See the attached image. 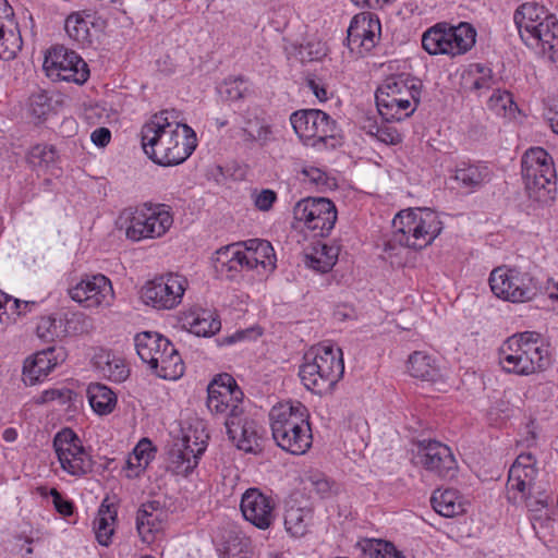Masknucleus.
<instances>
[{"instance_id":"1","label":"nucleus","mask_w":558,"mask_h":558,"mask_svg":"<svg viewBox=\"0 0 558 558\" xmlns=\"http://www.w3.org/2000/svg\"><path fill=\"white\" fill-rule=\"evenodd\" d=\"M209 412L223 420L229 439L238 449L256 453L259 434L256 422L244 410V393L236 380L227 373L217 375L207 387Z\"/></svg>"},{"instance_id":"2","label":"nucleus","mask_w":558,"mask_h":558,"mask_svg":"<svg viewBox=\"0 0 558 558\" xmlns=\"http://www.w3.org/2000/svg\"><path fill=\"white\" fill-rule=\"evenodd\" d=\"M144 153L157 165L185 161L196 148V134L174 109L154 114L141 130Z\"/></svg>"},{"instance_id":"3","label":"nucleus","mask_w":558,"mask_h":558,"mask_svg":"<svg viewBox=\"0 0 558 558\" xmlns=\"http://www.w3.org/2000/svg\"><path fill=\"white\" fill-rule=\"evenodd\" d=\"M272 438L292 454H303L312 446V429L307 409L301 402H286L274 407L269 413Z\"/></svg>"},{"instance_id":"4","label":"nucleus","mask_w":558,"mask_h":558,"mask_svg":"<svg viewBox=\"0 0 558 558\" xmlns=\"http://www.w3.org/2000/svg\"><path fill=\"white\" fill-rule=\"evenodd\" d=\"M393 232L386 250L397 245L422 250L430 245L444 226L436 211L428 208L401 210L392 220Z\"/></svg>"},{"instance_id":"5","label":"nucleus","mask_w":558,"mask_h":558,"mask_svg":"<svg viewBox=\"0 0 558 558\" xmlns=\"http://www.w3.org/2000/svg\"><path fill=\"white\" fill-rule=\"evenodd\" d=\"M344 373L342 351L333 345H317L304 355L299 376L312 392L326 395L332 391Z\"/></svg>"},{"instance_id":"6","label":"nucleus","mask_w":558,"mask_h":558,"mask_svg":"<svg viewBox=\"0 0 558 558\" xmlns=\"http://www.w3.org/2000/svg\"><path fill=\"white\" fill-rule=\"evenodd\" d=\"M499 364L517 375H531L543 371L549 363L548 350L538 335L522 332L509 337L499 348Z\"/></svg>"},{"instance_id":"7","label":"nucleus","mask_w":558,"mask_h":558,"mask_svg":"<svg viewBox=\"0 0 558 558\" xmlns=\"http://www.w3.org/2000/svg\"><path fill=\"white\" fill-rule=\"evenodd\" d=\"M521 167L529 196L545 205L551 203L557 194V173L549 154L532 147L523 154Z\"/></svg>"},{"instance_id":"8","label":"nucleus","mask_w":558,"mask_h":558,"mask_svg":"<svg viewBox=\"0 0 558 558\" xmlns=\"http://www.w3.org/2000/svg\"><path fill=\"white\" fill-rule=\"evenodd\" d=\"M173 216L165 204H144L130 214L125 235L138 242L160 238L171 228Z\"/></svg>"},{"instance_id":"9","label":"nucleus","mask_w":558,"mask_h":558,"mask_svg":"<svg viewBox=\"0 0 558 558\" xmlns=\"http://www.w3.org/2000/svg\"><path fill=\"white\" fill-rule=\"evenodd\" d=\"M53 449L61 469L68 474L83 476L93 470L92 457L71 428H63L56 434Z\"/></svg>"},{"instance_id":"10","label":"nucleus","mask_w":558,"mask_h":558,"mask_svg":"<svg viewBox=\"0 0 558 558\" xmlns=\"http://www.w3.org/2000/svg\"><path fill=\"white\" fill-rule=\"evenodd\" d=\"M489 286L496 296L513 303L527 302L535 295L532 277L515 268L494 269L489 276Z\"/></svg>"},{"instance_id":"11","label":"nucleus","mask_w":558,"mask_h":558,"mask_svg":"<svg viewBox=\"0 0 558 558\" xmlns=\"http://www.w3.org/2000/svg\"><path fill=\"white\" fill-rule=\"evenodd\" d=\"M187 287L185 277L168 274L148 281L141 291L145 304L157 310H172L181 302Z\"/></svg>"},{"instance_id":"12","label":"nucleus","mask_w":558,"mask_h":558,"mask_svg":"<svg viewBox=\"0 0 558 558\" xmlns=\"http://www.w3.org/2000/svg\"><path fill=\"white\" fill-rule=\"evenodd\" d=\"M293 215L317 236L328 235L337 220L336 206L324 197H308L299 201L293 208Z\"/></svg>"},{"instance_id":"13","label":"nucleus","mask_w":558,"mask_h":558,"mask_svg":"<svg viewBox=\"0 0 558 558\" xmlns=\"http://www.w3.org/2000/svg\"><path fill=\"white\" fill-rule=\"evenodd\" d=\"M44 68L48 76L60 81L83 84L89 77L87 63L76 52L63 46H56L48 51Z\"/></svg>"},{"instance_id":"14","label":"nucleus","mask_w":558,"mask_h":558,"mask_svg":"<svg viewBox=\"0 0 558 558\" xmlns=\"http://www.w3.org/2000/svg\"><path fill=\"white\" fill-rule=\"evenodd\" d=\"M290 122L295 134L304 143H325L327 138H333L336 135V121L319 109L298 110L291 114Z\"/></svg>"},{"instance_id":"15","label":"nucleus","mask_w":558,"mask_h":558,"mask_svg":"<svg viewBox=\"0 0 558 558\" xmlns=\"http://www.w3.org/2000/svg\"><path fill=\"white\" fill-rule=\"evenodd\" d=\"M416 463L439 477L451 478L457 471V461L451 449L436 440L422 441L415 456Z\"/></svg>"},{"instance_id":"16","label":"nucleus","mask_w":558,"mask_h":558,"mask_svg":"<svg viewBox=\"0 0 558 558\" xmlns=\"http://www.w3.org/2000/svg\"><path fill=\"white\" fill-rule=\"evenodd\" d=\"M69 295L87 308L108 306L113 300V289L110 280L99 274L83 278L69 290Z\"/></svg>"},{"instance_id":"17","label":"nucleus","mask_w":558,"mask_h":558,"mask_svg":"<svg viewBox=\"0 0 558 558\" xmlns=\"http://www.w3.org/2000/svg\"><path fill=\"white\" fill-rule=\"evenodd\" d=\"M535 463L536 459L531 453H522L515 459L509 470L506 486V497L509 502L518 504L525 496V490L535 487L534 480L537 474Z\"/></svg>"},{"instance_id":"18","label":"nucleus","mask_w":558,"mask_h":558,"mask_svg":"<svg viewBox=\"0 0 558 558\" xmlns=\"http://www.w3.org/2000/svg\"><path fill=\"white\" fill-rule=\"evenodd\" d=\"M240 509L246 521L267 530L275 521V501L258 488H248L241 498Z\"/></svg>"},{"instance_id":"19","label":"nucleus","mask_w":558,"mask_h":558,"mask_svg":"<svg viewBox=\"0 0 558 558\" xmlns=\"http://www.w3.org/2000/svg\"><path fill=\"white\" fill-rule=\"evenodd\" d=\"M380 37V22L371 15H356L350 23L347 46L351 52L363 56L369 52Z\"/></svg>"},{"instance_id":"20","label":"nucleus","mask_w":558,"mask_h":558,"mask_svg":"<svg viewBox=\"0 0 558 558\" xmlns=\"http://www.w3.org/2000/svg\"><path fill=\"white\" fill-rule=\"evenodd\" d=\"M521 39L526 46L538 49L550 61H558V20L555 14L551 13L531 33H524Z\"/></svg>"},{"instance_id":"21","label":"nucleus","mask_w":558,"mask_h":558,"mask_svg":"<svg viewBox=\"0 0 558 558\" xmlns=\"http://www.w3.org/2000/svg\"><path fill=\"white\" fill-rule=\"evenodd\" d=\"M239 135L246 144L259 147L268 146L276 141L274 125L257 110H246L242 114V125Z\"/></svg>"},{"instance_id":"22","label":"nucleus","mask_w":558,"mask_h":558,"mask_svg":"<svg viewBox=\"0 0 558 558\" xmlns=\"http://www.w3.org/2000/svg\"><path fill=\"white\" fill-rule=\"evenodd\" d=\"M451 179L457 187L465 193H473L481 190L490 182L492 169L481 161H460L453 169Z\"/></svg>"},{"instance_id":"23","label":"nucleus","mask_w":558,"mask_h":558,"mask_svg":"<svg viewBox=\"0 0 558 558\" xmlns=\"http://www.w3.org/2000/svg\"><path fill=\"white\" fill-rule=\"evenodd\" d=\"M206 446L204 441H193L185 436L180 444H175L169 451V465L177 475L186 476L198 464L199 457L204 453Z\"/></svg>"},{"instance_id":"24","label":"nucleus","mask_w":558,"mask_h":558,"mask_svg":"<svg viewBox=\"0 0 558 558\" xmlns=\"http://www.w3.org/2000/svg\"><path fill=\"white\" fill-rule=\"evenodd\" d=\"M182 327L189 332L198 337H210L221 328L218 315L209 310L193 306L180 315Z\"/></svg>"},{"instance_id":"25","label":"nucleus","mask_w":558,"mask_h":558,"mask_svg":"<svg viewBox=\"0 0 558 558\" xmlns=\"http://www.w3.org/2000/svg\"><path fill=\"white\" fill-rule=\"evenodd\" d=\"M57 349L49 347L26 359L23 366V380L26 385L33 386L46 377L58 364V359L63 356L61 353L54 355Z\"/></svg>"},{"instance_id":"26","label":"nucleus","mask_w":558,"mask_h":558,"mask_svg":"<svg viewBox=\"0 0 558 558\" xmlns=\"http://www.w3.org/2000/svg\"><path fill=\"white\" fill-rule=\"evenodd\" d=\"M242 258L246 269L262 267L265 271L276 268V254L270 242L260 239H252L242 243Z\"/></svg>"},{"instance_id":"27","label":"nucleus","mask_w":558,"mask_h":558,"mask_svg":"<svg viewBox=\"0 0 558 558\" xmlns=\"http://www.w3.org/2000/svg\"><path fill=\"white\" fill-rule=\"evenodd\" d=\"M167 518V511L158 500L147 501L142 505L136 515V527L142 541L150 543L154 534L159 532Z\"/></svg>"},{"instance_id":"28","label":"nucleus","mask_w":558,"mask_h":558,"mask_svg":"<svg viewBox=\"0 0 558 558\" xmlns=\"http://www.w3.org/2000/svg\"><path fill=\"white\" fill-rule=\"evenodd\" d=\"M314 523V509L310 505H301L296 500L287 502L284 510V527L288 534L299 538L305 536Z\"/></svg>"},{"instance_id":"29","label":"nucleus","mask_w":558,"mask_h":558,"mask_svg":"<svg viewBox=\"0 0 558 558\" xmlns=\"http://www.w3.org/2000/svg\"><path fill=\"white\" fill-rule=\"evenodd\" d=\"M242 254L241 242L220 247L214 257L216 271L229 280L235 279L242 269H246Z\"/></svg>"},{"instance_id":"30","label":"nucleus","mask_w":558,"mask_h":558,"mask_svg":"<svg viewBox=\"0 0 558 558\" xmlns=\"http://www.w3.org/2000/svg\"><path fill=\"white\" fill-rule=\"evenodd\" d=\"M375 98L378 112L387 122L401 121L410 117L418 105L405 98L390 97L383 92H376Z\"/></svg>"},{"instance_id":"31","label":"nucleus","mask_w":558,"mask_h":558,"mask_svg":"<svg viewBox=\"0 0 558 558\" xmlns=\"http://www.w3.org/2000/svg\"><path fill=\"white\" fill-rule=\"evenodd\" d=\"M408 369L411 376L421 380L432 384L445 383V374L435 359L424 352L416 351L410 355Z\"/></svg>"},{"instance_id":"32","label":"nucleus","mask_w":558,"mask_h":558,"mask_svg":"<svg viewBox=\"0 0 558 558\" xmlns=\"http://www.w3.org/2000/svg\"><path fill=\"white\" fill-rule=\"evenodd\" d=\"M377 92H383L393 98H405L418 104L422 92L421 82L414 78H404L402 76L388 77L378 88Z\"/></svg>"},{"instance_id":"33","label":"nucleus","mask_w":558,"mask_h":558,"mask_svg":"<svg viewBox=\"0 0 558 558\" xmlns=\"http://www.w3.org/2000/svg\"><path fill=\"white\" fill-rule=\"evenodd\" d=\"M550 14L551 13L544 5L534 2L520 5L513 15L520 37L524 35V33H531V29H535V27L548 19Z\"/></svg>"},{"instance_id":"34","label":"nucleus","mask_w":558,"mask_h":558,"mask_svg":"<svg viewBox=\"0 0 558 558\" xmlns=\"http://www.w3.org/2000/svg\"><path fill=\"white\" fill-rule=\"evenodd\" d=\"M448 39L451 44V57L466 53L476 41V31L469 23H460L457 26L447 24Z\"/></svg>"},{"instance_id":"35","label":"nucleus","mask_w":558,"mask_h":558,"mask_svg":"<svg viewBox=\"0 0 558 558\" xmlns=\"http://www.w3.org/2000/svg\"><path fill=\"white\" fill-rule=\"evenodd\" d=\"M447 35V23H437L423 33L422 47L432 56L447 54L451 57L452 47Z\"/></svg>"},{"instance_id":"36","label":"nucleus","mask_w":558,"mask_h":558,"mask_svg":"<svg viewBox=\"0 0 558 558\" xmlns=\"http://www.w3.org/2000/svg\"><path fill=\"white\" fill-rule=\"evenodd\" d=\"M462 84L465 89L481 95L495 85V77L490 68L475 63L463 73Z\"/></svg>"},{"instance_id":"37","label":"nucleus","mask_w":558,"mask_h":558,"mask_svg":"<svg viewBox=\"0 0 558 558\" xmlns=\"http://www.w3.org/2000/svg\"><path fill=\"white\" fill-rule=\"evenodd\" d=\"M87 398L92 409L99 415L110 414L117 405L116 393L109 387L99 383L88 385Z\"/></svg>"},{"instance_id":"38","label":"nucleus","mask_w":558,"mask_h":558,"mask_svg":"<svg viewBox=\"0 0 558 558\" xmlns=\"http://www.w3.org/2000/svg\"><path fill=\"white\" fill-rule=\"evenodd\" d=\"M153 457L154 453L150 440L146 438L142 439L126 459L124 466L126 477H138L148 466Z\"/></svg>"},{"instance_id":"39","label":"nucleus","mask_w":558,"mask_h":558,"mask_svg":"<svg viewBox=\"0 0 558 558\" xmlns=\"http://www.w3.org/2000/svg\"><path fill=\"white\" fill-rule=\"evenodd\" d=\"M116 520V508L112 505L102 504L94 520L96 539L100 545L108 546L111 543V537L114 533Z\"/></svg>"},{"instance_id":"40","label":"nucleus","mask_w":558,"mask_h":558,"mask_svg":"<svg viewBox=\"0 0 558 558\" xmlns=\"http://www.w3.org/2000/svg\"><path fill=\"white\" fill-rule=\"evenodd\" d=\"M338 259V247L327 244H318L310 254L305 255V265L318 272L325 274L331 270Z\"/></svg>"},{"instance_id":"41","label":"nucleus","mask_w":558,"mask_h":558,"mask_svg":"<svg viewBox=\"0 0 558 558\" xmlns=\"http://www.w3.org/2000/svg\"><path fill=\"white\" fill-rule=\"evenodd\" d=\"M166 352L155 374L163 379L175 380L184 373V363L178 350L171 342H165Z\"/></svg>"},{"instance_id":"42","label":"nucleus","mask_w":558,"mask_h":558,"mask_svg":"<svg viewBox=\"0 0 558 558\" xmlns=\"http://www.w3.org/2000/svg\"><path fill=\"white\" fill-rule=\"evenodd\" d=\"M96 365L105 377L114 383H122L130 375L125 361L109 352L97 355Z\"/></svg>"},{"instance_id":"43","label":"nucleus","mask_w":558,"mask_h":558,"mask_svg":"<svg viewBox=\"0 0 558 558\" xmlns=\"http://www.w3.org/2000/svg\"><path fill=\"white\" fill-rule=\"evenodd\" d=\"M434 510L442 517L452 518L464 511L459 496L453 489L436 490L430 498Z\"/></svg>"},{"instance_id":"44","label":"nucleus","mask_w":558,"mask_h":558,"mask_svg":"<svg viewBox=\"0 0 558 558\" xmlns=\"http://www.w3.org/2000/svg\"><path fill=\"white\" fill-rule=\"evenodd\" d=\"M165 342L170 341L161 335L151 331L137 333L134 338L136 352L143 362L145 360H153L154 353H156L157 349L165 345Z\"/></svg>"},{"instance_id":"45","label":"nucleus","mask_w":558,"mask_h":558,"mask_svg":"<svg viewBox=\"0 0 558 558\" xmlns=\"http://www.w3.org/2000/svg\"><path fill=\"white\" fill-rule=\"evenodd\" d=\"M90 25V21L82 17L77 13L71 14L65 20L66 34L80 45L92 43Z\"/></svg>"},{"instance_id":"46","label":"nucleus","mask_w":558,"mask_h":558,"mask_svg":"<svg viewBox=\"0 0 558 558\" xmlns=\"http://www.w3.org/2000/svg\"><path fill=\"white\" fill-rule=\"evenodd\" d=\"M362 549L369 558H405L392 543L383 539H365Z\"/></svg>"},{"instance_id":"47","label":"nucleus","mask_w":558,"mask_h":558,"mask_svg":"<svg viewBox=\"0 0 558 558\" xmlns=\"http://www.w3.org/2000/svg\"><path fill=\"white\" fill-rule=\"evenodd\" d=\"M488 108L499 116H511L515 112L517 105L512 95L507 90L496 89L487 102Z\"/></svg>"},{"instance_id":"48","label":"nucleus","mask_w":558,"mask_h":558,"mask_svg":"<svg viewBox=\"0 0 558 558\" xmlns=\"http://www.w3.org/2000/svg\"><path fill=\"white\" fill-rule=\"evenodd\" d=\"M548 499V493L535 486L525 490V496L517 505H524L530 512L537 515L547 507Z\"/></svg>"},{"instance_id":"49","label":"nucleus","mask_w":558,"mask_h":558,"mask_svg":"<svg viewBox=\"0 0 558 558\" xmlns=\"http://www.w3.org/2000/svg\"><path fill=\"white\" fill-rule=\"evenodd\" d=\"M57 159V151L52 146L36 145L28 154V161L33 167H48Z\"/></svg>"},{"instance_id":"50","label":"nucleus","mask_w":558,"mask_h":558,"mask_svg":"<svg viewBox=\"0 0 558 558\" xmlns=\"http://www.w3.org/2000/svg\"><path fill=\"white\" fill-rule=\"evenodd\" d=\"M247 89V84L243 77H233L226 80L219 92L226 99L235 101L243 98Z\"/></svg>"},{"instance_id":"51","label":"nucleus","mask_w":558,"mask_h":558,"mask_svg":"<svg viewBox=\"0 0 558 558\" xmlns=\"http://www.w3.org/2000/svg\"><path fill=\"white\" fill-rule=\"evenodd\" d=\"M367 133L387 145H398L402 141L401 134L391 125L371 124Z\"/></svg>"},{"instance_id":"52","label":"nucleus","mask_w":558,"mask_h":558,"mask_svg":"<svg viewBox=\"0 0 558 558\" xmlns=\"http://www.w3.org/2000/svg\"><path fill=\"white\" fill-rule=\"evenodd\" d=\"M59 328L60 325L57 324L56 318L52 316H44L40 317L37 324L36 333L41 340L50 342L59 337Z\"/></svg>"},{"instance_id":"53","label":"nucleus","mask_w":558,"mask_h":558,"mask_svg":"<svg viewBox=\"0 0 558 558\" xmlns=\"http://www.w3.org/2000/svg\"><path fill=\"white\" fill-rule=\"evenodd\" d=\"M73 391L70 389H47L35 399V403L44 404L53 400H59L61 404H65L72 400Z\"/></svg>"},{"instance_id":"54","label":"nucleus","mask_w":558,"mask_h":558,"mask_svg":"<svg viewBox=\"0 0 558 558\" xmlns=\"http://www.w3.org/2000/svg\"><path fill=\"white\" fill-rule=\"evenodd\" d=\"M312 487L322 496H327L332 488V483L322 473H313L308 476Z\"/></svg>"},{"instance_id":"55","label":"nucleus","mask_w":558,"mask_h":558,"mask_svg":"<svg viewBox=\"0 0 558 558\" xmlns=\"http://www.w3.org/2000/svg\"><path fill=\"white\" fill-rule=\"evenodd\" d=\"M31 110L32 113L37 118L45 117L50 110L48 97L44 94L34 95L31 98Z\"/></svg>"},{"instance_id":"56","label":"nucleus","mask_w":558,"mask_h":558,"mask_svg":"<svg viewBox=\"0 0 558 558\" xmlns=\"http://www.w3.org/2000/svg\"><path fill=\"white\" fill-rule=\"evenodd\" d=\"M277 199V194L272 190H263L254 198L255 206L262 211H268Z\"/></svg>"},{"instance_id":"57","label":"nucleus","mask_w":558,"mask_h":558,"mask_svg":"<svg viewBox=\"0 0 558 558\" xmlns=\"http://www.w3.org/2000/svg\"><path fill=\"white\" fill-rule=\"evenodd\" d=\"M50 496L52 497L53 506L56 510L62 515H71L73 512V505L71 501L64 499L62 495L56 489H50Z\"/></svg>"},{"instance_id":"58","label":"nucleus","mask_w":558,"mask_h":558,"mask_svg":"<svg viewBox=\"0 0 558 558\" xmlns=\"http://www.w3.org/2000/svg\"><path fill=\"white\" fill-rule=\"evenodd\" d=\"M35 305V302L21 301L11 296L8 306H7V318H10V315L21 316L26 314L29 306Z\"/></svg>"},{"instance_id":"59","label":"nucleus","mask_w":558,"mask_h":558,"mask_svg":"<svg viewBox=\"0 0 558 558\" xmlns=\"http://www.w3.org/2000/svg\"><path fill=\"white\" fill-rule=\"evenodd\" d=\"M302 174L316 185L327 184V174L319 168L306 166L302 169Z\"/></svg>"},{"instance_id":"60","label":"nucleus","mask_w":558,"mask_h":558,"mask_svg":"<svg viewBox=\"0 0 558 558\" xmlns=\"http://www.w3.org/2000/svg\"><path fill=\"white\" fill-rule=\"evenodd\" d=\"M92 142L98 147H105L111 140V132L107 128H98L90 135Z\"/></svg>"},{"instance_id":"61","label":"nucleus","mask_w":558,"mask_h":558,"mask_svg":"<svg viewBox=\"0 0 558 558\" xmlns=\"http://www.w3.org/2000/svg\"><path fill=\"white\" fill-rule=\"evenodd\" d=\"M307 85L320 101H326L328 99L327 90L323 85H320V83L315 80H308Z\"/></svg>"},{"instance_id":"62","label":"nucleus","mask_w":558,"mask_h":558,"mask_svg":"<svg viewBox=\"0 0 558 558\" xmlns=\"http://www.w3.org/2000/svg\"><path fill=\"white\" fill-rule=\"evenodd\" d=\"M251 333H252V330H250V329L239 330V331L234 332L233 335L223 338L222 344L235 343L238 341L245 339Z\"/></svg>"},{"instance_id":"63","label":"nucleus","mask_w":558,"mask_h":558,"mask_svg":"<svg viewBox=\"0 0 558 558\" xmlns=\"http://www.w3.org/2000/svg\"><path fill=\"white\" fill-rule=\"evenodd\" d=\"M166 352V345H162L161 348L157 349L156 353H154L153 360H145L144 363H147L150 368L155 372L156 368H158V365L160 364V360L163 359Z\"/></svg>"},{"instance_id":"64","label":"nucleus","mask_w":558,"mask_h":558,"mask_svg":"<svg viewBox=\"0 0 558 558\" xmlns=\"http://www.w3.org/2000/svg\"><path fill=\"white\" fill-rule=\"evenodd\" d=\"M548 123L551 130L558 134V110H549L547 116Z\"/></svg>"}]
</instances>
